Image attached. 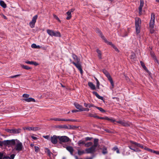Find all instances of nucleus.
<instances>
[{"label": "nucleus", "instance_id": "f257e3e1", "mask_svg": "<svg viewBox=\"0 0 159 159\" xmlns=\"http://www.w3.org/2000/svg\"><path fill=\"white\" fill-rule=\"evenodd\" d=\"M9 141H12L13 143L12 144L10 143L8 145V147H11L12 148L16 144V146L12 150H15L18 152H20L24 149V147L22 143L20 142V141L17 139H12Z\"/></svg>", "mask_w": 159, "mask_h": 159}, {"label": "nucleus", "instance_id": "f03ea898", "mask_svg": "<svg viewBox=\"0 0 159 159\" xmlns=\"http://www.w3.org/2000/svg\"><path fill=\"white\" fill-rule=\"evenodd\" d=\"M99 139H94L93 141V144L90 148H86L85 151L87 153L93 154L96 151V148H99L100 145L98 143Z\"/></svg>", "mask_w": 159, "mask_h": 159}, {"label": "nucleus", "instance_id": "7ed1b4c3", "mask_svg": "<svg viewBox=\"0 0 159 159\" xmlns=\"http://www.w3.org/2000/svg\"><path fill=\"white\" fill-rule=\"evenodd\" d=\"M135 22L136 33L137 34H138L140 32L141 23V19L139 17H136L135 18Z\"/></svg>", "mask_w": 159, "mask_h": 159}, {"label": "nucleus", "instance_id": "20e7f679", "mask_svg": "<svg viewBox=\"0 0 159 159\" xmlns=\"http://www.w3.org/2000/svg\"><path fill=\"white\" fill-rule=\"evenodd\" d=\"M130 143L132 144L131 146H128L129 148L131 150H133L135 152L138 151L137 149H134L133 148H136L137 147H141V144L138 143L136 142H134L132 141H130Z\"/></svg>", "mask_w": 159, "mask_h": 159}, {"label": "nucleus", "instance_id": "39448f33", "mask_svg": "<svg viewBox=\"0 0 159 159\" xmlns=\"http://www.w3.org/2000/svg\"><path fill=\"white\" fill-rule=\"evenodd\" d=\"M47 33L52 37H61V35L59 31H54L52 30L48 29L47 30Z\"/></svg>", "mask_w": 159, "mask_h": 159}, {"label": "nucleus", "instance_id": "423d86ee", "mask_svg": "<svg viewBox=\"0 0 159 159\" xmlns=\"http://www.w3.org/2000/svg\"><path fill=\"white\" fill-rule=\"evenodd\" d=\"M58 139L59 143L61 144L62 143H66L70 141V138L66 136H58Z\"/></svg>", "mask_w": 159, "mask_h": 159}, {"label": "nucleus", "instance_id": "0eeeda50", "mask_svg": "<svg viewBox=\"0 0 159 159\" xmlns=\"http://www.w3.org/2000/svg\"><path fill=\"white\" fill-rule=\"evenodd\" d=\"M155 16L154 13H152L151 14V20L149 23L150 27L153 29L154 28Z\"/></svg>", "mask_w": 159, "mask_h": 159}, {"label": "nucleus", "instance_id": "6e6552de", "mask_svg": "<svg viewBox=\"0 0 159 159\" xmlns=\"http://www.w3.org/2000/svg\"><path fill=\"white\" fill-rule=\"evenodd\" d=\"M11 143L12 144L13 143L12 142H11L9 140H5L3 141H0V146L2 147L4 146L8 147V145Z\"/></svg>", "mask_w": 159, "mask_h": 159}, {"label": "nucleus", "instance_id": "1a4fd4ad", "mask_svg": "<svg viewBox=\"0 0 159 159\" xmlns=\"http://www.w3.org/2000/svg\"><path fill=\"white\" fill-rule=\"evenodd\" d=\"M117 123L121 124L123 126L126 127L129 126V124L128 122L125 120H119L118 121H116Z\"/></svg>", "mask_w": 159, "mask_h": 159}, {"label": "nucleus", "instance_id": "9d476101", "mask_svg": "<svg viewBox=\"0 0 159 159\" xmlns=\"http://www.w3.org/2000/svg\"><path fill=\"white\" fill-rule=\"evenodd\" d=\"M72 63L77 68V69L80 71L81 73L83 72V70L82 69L81 66L80 61L79 62H75L74 61H72Z\"/></svg>", "mask_w": 159, "mask_h": 159}, {"label": "nucleus", "instance_id": "9b49d317", "mask_svg": "<svg viewBox=\"0 0 159 159\" xmlns=\"http://www.w3.org/2000/svg\"><path fill=\"white\" fill-rule=\"evenodd\" d=\"M97 118L102 119V120H108L109 121H110V122H111L112 123H114L115 121H116V120H115L114 119L112 118H110L108 117L107 116H106L105 117H99L98 116V117H97Z\"/></svg>", "mask_w": 159, "mask_h": 159}, {"label": "nucleus", "instance_id": "f8f14e48", "mask_svg": "<svg viewBox=\"0 0 159 159\" xmlns=\"http://www.w3.org/2000/svg\"><path fill=\"white\" fill-rule=\"evenodd\" d=\"M57 139H58V136L54 135L51 136L50 140L53 144H56L57 143Z\"/></svg>", "mask_w": 159, "mask_h": 159}, {"label": "nucleus", "instance_id": "ddd939ff", "mask_svg": "<svg viewBox=\"0 0 159 159\" xmlns=\"http://www.w3.org/2000/svg\"><path fill=\"white\" fill-rule=\"evenodd\" d=\"M140 4L139 7V14L140 15L142 14V8L144 5L143 0H140Z\"/></svg>", "mask_w": 159, "mask_h": 159}, {"label": "nucleus", "instance_id": "4468645a", "mask_svg": "<svg viewBox=\"0 0 159 159\" xmlns=\"http://www.w3.org/2000/svg\"><path fill=\"white\" fill-rule=\"evenodd\" d=\"M24 129V130L26 129L29 131L33 130L34 131H36L39 129V128L38 127H25Z\"/></svg>", "mask_w": 159, "mask_h": 159}, {"label": "nucleus", "instance_id": "2eb2a0df", "mask_svg": "<svg viewBox=\"0 0 159 159\" xmlns=\"http://www.w3.org/2000/svg\"><path fill=\"white\" fill-rule=\"evenodd\" d=\"M74 105L77 109H79L80 111H82L83 108V107L82 106L78 103H74Z\"/></svg>", "mask_w": 159, "mask_h": 159}, {"label": "nucleus", "instance_id": "dca6fc26", "mask_svg": "<svg viewBox=\"0 0 159 159\" xmlns=\"http://www.w3.org/2000/svg\"><path fill=\"white\" fill-rule=\"evenodd\" d=\"M21 129H11V133L18 134L21 132Z\"/></svg>", "mask_w": 159, "mask_h": 159}, {"label": "nucleus", "instance_id": "f3484780", "mask_svg": "<svg viewBox=\"0 0 159 159\" xmlns=\"http://www.w3.org/2000/svg\"><path fill=\"white\" fill-rule=\"evenodd\" d=\"M22 100L29 102H35V99L32 98H23Z\"/></svg>", "mask_w": 159, "mask_h": 159}, {"label": "nucleus", "instance_id": "a211bd4d", "mask_svg": "<svg viewBox=\"0 0 159 159\" xmlns=\"http://www.w3.org/2000/svg\"><path fill=\"white\" fill-rule=\"evenodd\" d=\"M93 93L98 99L103 100L104 98L100 96L96 92L93 91Z\"/></svg>", "mask_w": 159, "mask_h": 159}, {"label": "nucleus", "instance_id": "6ab92c4d", "mask_svg": "<svg viewBox=\"0 0 159 159\" xmlns=\"http://www.w3.org/2000/svg\"><path fill=\"white\" fill-rule=\"evenodd\" d=\"M88 86L92 90H95L96 87L95 85L91 82H89L88 83Z\"/></svg>", "mask_w": 159, "mask_h": 159}, {"label": "nucleus", "instance_id": "aec40b11", "mask_svg": "<svg viewBox=\"0 0 159 159\" xmlns=\"http://www.w3.org/2000/svg\"><path fill=\"white\" fill-rule=\"evenodd\" d=\"M102 71L107 79L111 77L109 72L106 70L104 69L102 70Z\"/></svg>", "mask_w": 159, "mask_h": 159}, {"label": "nucleus", "instance_id": "412c9836", "mask_svg": "<svg viewBox=\"0 0 159 159\" xmlns=\"http://www.w3.org/2000/svg\"><path fill=\"white\" fill-rule=\"evenodd\" d=\"M66 149L69 152H70V153L71 155H73L74 150L72 147L70 146H69L66 147Z\"/></svg>", "mask_w": 159, "mask_h": 159}, {"label": "nucleus", "instance_id": "4be33fe9", "mask_svg": "<svg viewBox=\"0 0 159 159\" xmlns=\"http://www.w3.org/2000/svg\"><path fill=\"white\" fill-rule=\"evenodd\" d=\"M96 32L99 34V35L102 39H104V36L103 35L102 33L99 29H97L96 30Z\"/></svg>", "mask_w": 159, "mask_h": 159}, {"label": "nucleus", "instance_id": "5701e85b", "mask_svg": "<svg viewBox=\"0 0 159 159\" xmlns=\"http://www.w3.org/2000/svg\"><path fill=\"white\" fill-rule=\"evenodd\" d=\"M72 57L75 61L76 62H79L80 61V60L79 59L76 55H75V54H72Z\"/></svg>", "mask_w": 159, "mask_h": 159}, {"label": "nucleus", "instance_id": "b1692460", "mask_svg": "<svg viewBox=\"0 0 159 159\" xmlns=\"http://www.w3.org/2000/svg\"><path fill=\"white\" fill-rule=\"evenodd\" d=\"M61 128H64L65 129H73V128L72 127V126L71 125H69V126H67L66 125H63L61 127Z\"/></svg>", "mask_w": 159, "mask_h": 159}, {"label": "nucleus", "instance_id": "393cba45", "mask_svg": "<svg viewBox=\"0 0 159 159\" xmlns=\"http://www.w3.org/2000/svg\"><path fill=\"white\" fill-rule=\"evenodd\" d=\"M108 80L110 81L111 85L112 86L111 88H113L114 87V84L113 80L111 77L110 78H108Z\"/></svg>", "mask_w": 159, "mask_h": 159}, {"label": "nucleus", "instance_id": "a878e982", "mask_svg": "<svg viewBox=\"0 0 159 159\" xmlns=\"http://www.w3.org/2000/svg\"><path fill=\"white\" fill-rule=\"evenodd\" d=\"M98 54V57L100 59H102V53L101 52L100 50L98 49H97L96 50Z\"/></svg>", "mask_w": 159, "mask_h": 159}, {"label": "nucleus", "instance_id": "bb28decb", "mask_svg": "<svg viewBox=\"0 0 159 159\" xmlns=\"http://www.w3.org/2000/svg\"><path fill=\"white\" fill-rule=\"evenodd\" d=\"M0 5L4 8H6L7 7L6 4L4 2L2 1H0Z\"/></svg>", "mask_w": 159, "mask_h": 159}, {"label": "nucleus", "instance_id": "cd10ccee", "mask_svg": "<svg viewBox=\"0 0 159 159\" xmlns=\"http://www.w3.org/2000/svg\"><path fill=\"white\" fill-rule=\"evenodd\" d=\"M88 116L91 117H93L96 118L98 117V116L96 115V114H93L89 113H88Z\"/></svg>", "mask_w": 159, "mask_h": 159}, {"label": "nucleus", "instance_id": "c85d7f7f", "mask_svg": "<svg viewBox=\"0 0 159 159\" xmlns=\"http://www.w3.org/2000/svg\"><path fill=\"white\" fill-rule=\"evenodd\" d=\"M66 14L67 15V16L66 18V19L70 20L71 17V13H70V11H68L66 12Z\"/></svg>", "mask_w": 159, "mask_h": 159}, {"label": "nucleus", "instance_id": "c756f323", "mask_svg": "<svg viewBox=\"0 0 159 159\" xmlns=\"http://www.w3.org/2000/svg\"><path fill=\"white\" fill-rule=\"evenodd\" d=\"M31 47L34 48H40L41 46L39 45H37L35 43H33L31 45Z\"/></svg>", "mask_w": 159, "mask_h": 159}, {"label": "nucleus", "instance_id": "7c9ffc66", "mask_svg": "<svg viewBox=\"0 0 159 159\" xmlns=\"http://www.w3.org/2000/svg\"><path fill=\"white\" fill-rule=\"evenodd\" d=\"M140 63L143 68L146 70H147L146 67L145 66L144 63L142 61H140Z\"/></svg>", "mask_w": 159, "mask_h": 159}, {"label": "nucleus", "instance_id": "2f4dec72", "mask_svg": "<svg viewBox=\"0 0 159 159\" xmlns=\"http://www.w3.org/2000/svg\"><path fill=\"white\" fill-rule=\"evenodd\" d=\"M38 18V15H36L35 16H34L32 18V20L31 21L33 22H34L35 23H36V20Z\"/></svg>", "mask_w": 159, "mask_h": 159}, {"label": "nucleus", "instance_id": "473e14b6", "mask_svg": "<svg viewBox=\"0 0 159 159\" xmlns=\"http://www.w3.org/2000/svg\"><path fill=\"white\" fill-rule=\"evenodd\" d=\"M94 78L96 81L97 82V85H96V87L97 88H98V89H99V85H100V83L98 80V79L96 78L95 77H94Z\"/></svg>", "mask_w": 159, "mask_h": 159}, {"label": "nucleus", "instance_id": "72a5a7b5", "mask_svg": "<svg viewBox=\"0 0 159 159\" xmlns=\"http://www.w3.org/2000/svg\"><path fill=\"white\" fill-rule=\"evenodd\" d=\"M93 143L92 142H89L85 144V146L86 147H89L93 145Z\"/></svg>", "mask_w": 159, "mask_h": 159}, {"label": "nucleus", "instance_id": "f704fd0d", "mask_svg": "<svg viewBox=\"0 0 159 159\" xmlns=\"http://www.w3.org/2000/svg\"><path fill=\"white\" fill-rule=\"evenodd\" d=\"M85 144V142L84 141H82L80 140L78 142V144L79 146H81L82 144Z\"/></svg>", "mask_w": 159, "mask_h": 159}, {"label": "nucleus", "instance_id": "c9c22d12", "mask_svg": "<svg viewBox=\"0 0 159 159\" xmlns=\"http://www.w3.org/2000/svg\"><path fill=\"white\" fill-rule=\"evenodd\" d=\"M103 40H104V42L107 43V44L110 45H112L113 44L112 42H109L105 38V37H104V39H102Z\"/></svg>", "mask_w": 159, "mask_h": 159}, {"label": "nucleus", "instance_id": "e433bc0d", "mask_svg": "<svg viewBox=\"0 0 159 159\" xmlns=\"http://www.w3.org/2000/svg\"><path fill=\"white\" fill-rule=\"evenodd\" d=\"M112 150L114 151H116V152L117 153H120L119 150L118 148L116 146H115V147H114L113 148Z\"/></svg>", "mask_w": 159, "mask_h": 159}, {"label": "nucleus", "instance_id": "4c0bfd02", "mask_svg": "<svg viewBox=\"0 0 159 159\" xmlns=\"http://www.w3.org/2000/svg\"><path fill=\"white\" fill-rule=\"evenodd\" d=\"M84 153L85 152L84 150L81 151L80 150H78V154L80 156L81 155Z\"/></svg>", "mask_w": 159, "mask_h": 159}, {"label": "nucleus", "instance_id": "58836bf2", "mask_svg": "<svg viewBox=\"0 0 159 159\" xmlns=\"http://www.w3.org/2000/svg\"><path fill=\"white\" fill-rule=\"evenodd\" d=\"M95 107L98 110H99L100 111L102 112H105V111L102 108L99 107Z\"/></svg>", "mask_w": 159, "mask_h": 159}, {"label": "nucleus", "instance_id": "ea45409f", "mask_svg": "<svg viewBox=\"0 0 159 159\" xmlns=\"http://www.w3.org/2000/svg\"><path fill=\"white\" fill-rule=\"evenodd\" d=\"M35 23L31 21L30 22V25L31 28L34 27Z\"/></svg>", "mask_w": 159, "mask_h": 159}, {"label": "nucleus", "instance_id": "a19ab883", "mask_svg": "<svg viewBox=\"0 0 159 159\" xmlns=\"http://www.w3.org/2000/svg\"><path fill=\"white\" fill-rule=\"evenodd\" d=\"M102 153L104 154H106L107 153V148L106 147H104L102 151Z\"/></svg>", "mask_w": 159, "mask_h": 159}, {"label": "nucleus", "instance_id": "79ce46f5", "mask_svg": "<svg viewBox=\"0 0 159 159\" xmlns=\"http://www.w3.org/2000/svg\"><path fill=\"white\" fill-rule=\"evenodd\" d=\"M150 54L151 57L153 58L154 60L157 58L156 56H155L154 53L153 52H150Z\"/></svg>", "mask_w": 159, "mask_h": 159}, {"label": "nucleus", "instance_id": "37998d69", "mask_svg": "<svg viewBox=\"0 0 159 159\" xmlns=\"http://www.w3.org/2000/svg\"><path fill=\"white\" fill-rule=\"evenodd\" d=\"M21 67L24 69L26 70H29L30 69V68L27 66H25L24 65H21Z\"/></svg>", "mask_w": 159, "mask_h": 159}, {"label": "nucleus", "instance_id": "c03bdc74", "mask_svg": "<svg viewBox=\"0 0 159 159\" xmlns=\"http://www.w3.org/2000/svg\"><path fill=\"white\" fill-rule=\"evenodd\" d=\"M34 148L35 151L36 152H38L39 151V147L38 146H35L34 147Z\"/></svg>", "mask_w": 159, "mask_h": 159}, {"label": "nucleus", "instance_id": "a18cd8bd", "mask_svg": "<svg viewBox=\"0 0 159 159\" xmlns=\"http://www.w3.org/2000/svg\"><path fill=\"white\" fill-rule=\"evenodd\" d=\"M66 121H77V120H74V119H66Z\"/></svg>", "mask_w": 159, "mask_h": 159}, {"label": "nucleus", "instance_id": "49530a36", "mask_svg": "<svg viewBox=\"0 0 159 159\" xmlns=\"http://www.w3.org/2000/svg\"><path fill=\"white\" fill-rule=\"evenodd\" d=\"M24 98H28V97L30 96V95L26 94H24L22 96Z\"/></svg>", "mask_w": 159, "mask_h": 159}, {"label": "nucleus", "instance_id": "de8ad7c7", "mask_svg": "<svg viewBox=\"0 0 159 159\" xmlns=\"http://www.w3.org/2000/svg\"><path fill=\"white\" fill-rule=\"evenodd\" d=\"M93 139L92 137H87L85 138V139L86 141L91 140Z\"/></svg>", "mask_w": 159, "mask_h": 159}, {"label": "nucleus", "instance_id": "09e8293b", "mask_svg": "<svg viewBox=\"0 0 159 159\" xmlns=\"http://www.w3.org/2000/svg\"><path fill=\"white\" fill-rule=\"evenodd\" d=\"M53 17H54L59 22H61V21L59 18L56 15H53Z\"/></svg>", "mask_w": 159, "mask_h": 159}, {"label": "nucleus", "instance_id": "8fccbe9b", "mask_svg": "<svg viewBox=\"0 0 159 159\" xmlns=\"http://www.w3.org/2000/svg\"><path fill=\"white\" fill-rule=\"evenodd\" d=\"M15 156L16 155L15 154H12L10 155L9 158L10 159H14Z\"/></svg>", "mask_w": 159, "mask_h": 159}, {"label": "nucleus", "instance_id": "3c124183", "mask_svg": "<svg viewBox=\"0 0 159 159\" xmlns=\"http://www.w3.org/2000/svg\"><path fill=\"white\" fill-rule=\"evenodd\" d=\"M46 150L47 151V153L48 154V155L49 156H50V155H51V152L50 151V150H49V149L48 148H46Z\"/></svg>", "mask_w": 159, "mask_h": 159}, {"label": "nucleus", "instance_id": "603ef678", "mask_svg": "<svg viewBox=\"0 0 159 159\" xmlns=\"http://www.w3.org/2000/svg\"><path fill=\"white\" fill-rule=\"evenodd\" d=\"M144 149L145 150H148L149 151L151 152H153V150L152 149H149V148H148L145 147L144 148Z\"/></svg>", "mask_w": 159, "mask_h": 159}, {"label": "nucleus", "instance_id": "864d4df0", "mask_svg": "<svg viewBox=\"0 0 159 159\" xmlns=\"http://www.w3.org/2000/svg\"><path fill=\"white\" fill-rule=\"evenodd\" d=\"M95 106L93 104H92V103H88V107H89V108H90L92 107H95Z\"/></svg>", "mask_w": 159, "mask_h": 159}, {"label": "nucleus", "instance_id": "5fc2aeb1", "mask_svg": "<svg viewBox=\"0 0 159 159\" xmlns=\"http://www.w3.org/2000/svg\"><path fill=\"white\" fill-rule=\"evenodd\" d=\"M25 63H26L27 64H29L32 65L33 64V61H26L25 62Z\"/></svg>", "mask_w": 159, "mask_h": 159}, {"label": "nucleus", "instance_id": "6e6d98bb", "mask_svg": "<svg viewBox=\"0 0 159 159\" xmlns=\"http://www.w3.org/2000/svg\"><path fill=\"white\" fill-rule=\"evenodd\" d=\"M5 131L8 133H11V129H5Z\"/></svg>", "mask_w": 159, "mask_h": 159}, {"label": "nucleus", "instance_id": "4d7b16f0", "mask_svg": "<svg viewBox=\"0 0 159 159\" xmlns=\"http://www.w3.org/2000/svg\"><path fill=\"white\" fill-rule=\"evenodd\" d=\"M20 75H14V76H11L10 77L11 78H14L18 77Z\"/></svg>", "mask_w": 159, "mask_h": 159}, {"label": "nucleus", "instance_id": "13d9d810", "mask_svg": "<svg viewBox=\"0 0 159 159\" xmlns=\"http://www.w3.org/2000/svg\"><path fill=\"white\" fill-rule=\"evenodd\" d=\"M89 109L88 108H84L83 107V109L82 110V111H89Z\"/></svg>", "mask_w": 159, "mask_h": 159}, {"label": "nucleus", "instance_id": "bf43d9fd", "mask_svg": "<svg viewBox=\"0 0 159 159\" xmlns=\"http://www.w3.org/2000/svg\"><path fill=\"white\" fill-rule=\"evenodd\" d=\"M43 137L48 140L49 139V135L44 136H43Z\"/></svg>", "mask_w": 159, "mask_h": 159}, {"label": "nucleus", "instance_id": "052dcab7", "mask_svg": "<svg viewBox=\"0 0 159 159\" xmlns=\"http://www.w3.org/2000/svg\"><path fill=\"white\" fill-rule=\"evenodd\" d=\"M3 153L0 152V159H3Z\"/></svg>", "mask_w": 159, "mask_h": 159}, {"label": "nucleus", "instance_id": "680f3d73", "mask_svg": "<svg viewBox=\"0 0 159 159\" xmlns=\"http://www.w3.org/2000/svg\"><path fill=\"white\" fill-rule=\"evenodd\" d=\"M154 61L155 62L157 63L159 65V61L158 60L157 58H156L154 59Z\"/></svg>", "mask_w": 159, "mask_h": 159}, {"label": "nucleus", "instance_id": "e2e57ef3", "mask_svg": "<svg viewBox=\"0 0 159 159\" xmlns=\"http://www.w3.org/2000/svg\"><path fill=\"white\" fill-rule=\"evenodd\" d=\"M153 152L157 155H159V152L158 151H155L154 150L153 151Z\"/></svg>", "mask_w": 159, "mask_h": 159}, {"label": "nucleus", "instance_id": "0e129e2a", "mask_svg": "<svg viewBox=\"0 0 159 159\" xmlns=\"http://www.w3.org/2000/svg\"><path fill=\"white\" fill-rule=\"evenodd\" d=\"M135 57V55L134 54H133L131 56V59H134Z\"/></svg>", "mask_w": 159, "mask_h": 159}, {"label": "nucleus", "instance_id": "69168bd1", "mask_svg": "<svg viewBox=\"0 0 159 159\" xmlns=\"http://www.w3.org/2000/svg\"><path fill=\"white\" fill-rule=\"evenodd\" d=\"M31 137L34 140H37L38 139L37 137L32 136H31Z\"/></svg>", "mask_w": 159, "mask_h": 159}, {"label": "nucleus", "instance_id": "338daca9", "mask_svg": "<svg viewBox=\"0 0 159 159\" xmlns=\"http://www.w3.org/2000/svg\"><path fill=\"white\" fill-rule=\"evenodd\" d=\"M79 111L77 110H73L71 111V112L73 113L77 112Z\"/></svg>", "mask_w": 159, "mask_h": 159}, {"label": "nucleus", "instance_id": "774afa93", "mask_svg": "<svg viewBox=\"0 0 159 159\" xmlns=\"http://www.w3.org/2000/svg\"><path fill=\"white\" fill-rule=\"evenodd\" d=\"M3 159H10L9 157L4 156L3 157Z\"/></svg>", "mask_w": 159, "mask_h": 159}]
</instances>
